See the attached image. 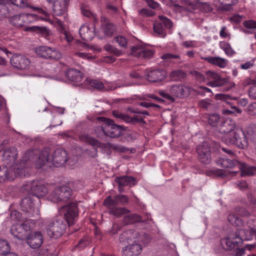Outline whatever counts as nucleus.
Returning <instances> with one entry per match:
<instances>
[{
	"label": "nucleus",
	"instance_id": "1",
	"mask_svg": "<svg viewBox=\"0 0 256 256\" xmlns=\"http://www.w3.org/2000/svg\"><path fill=\"white\" fill-rule=\"evenodd\" d=\"M76 192L74 182L72 181L65 184V220L69 228L74 224L78 216V202L75 200Z\"/></svg>",
	"mask_w": 256,
	"mask_h": 256
},
{
	"label": "nucleus",
	"instance_id": "2",
	"mask_svg": "<svg viewBox=\"0 0 256 256\" xmlns=\"http://www.w3.org/2000/svg\"><path fill=\"white\" fill-rule=\"evenodd\" d=\"M252 238V232L245 229H237L235 232L234 236L225 238L221 240L220 244L224 249L226 250H232L236 246L242 245L243 240H250Z\"/></svg>",
	"mask_w": 256,
	"mask_h": 256
},
{
	"label": "nucleus",
	"instance_id": "3",
	"mask_svg": "<svg viewBox=\"0 0 256 256\" xmlns=\"http://www.w3.org/2000/svg\"><path fill=\"white\" fill-rule=\"evenodd\" d=\"M222 140L226 144L233 145L238 148H244L248 146L246 133L240 127H238L232 133L224 135Z\"/></svg>",
	"mask_w": 256,
	"mask_h": 256
},
{
	"label": "nucleus",
	"instance_id": "4",
	"mask_svg": "<svg viewBox=\"0 0 256 256\" xmlns=\"http://www.w3.org/2000/svg\"><path fill=\"white\" fill-rule=\"evenodd\" d=\"M64 206L58 209V214L56 216L54 222H51L46 229L48 234L52 238H58L62 234L64 227Z\"/></svg>",
	"mask_w": 256,
	"mask_h": 256
},
{
	"label": "nucleus",
	"instance_id": "5",
	"mask_svg": "<svg viewBox=\"0 0 256 256\" xmlns=\"http://www.w3.org/2000/svg\"><path fill=\"white\" fill-rule=\"evenodd\" d=\"M104 118V124L102 126L101 129L106 136L115 138L121 134L122 130H126L123 126L116 124L112 120Z\"/></svg>",
	"mask_w": 256,
	"mask_h": 256
},
{
	"label": "nucleus",
	"instance_id": "6",
	"mask_svg": "<svg viewBox=\"0 0 256 256\" xmlns=\"http://www.w3.org/2000/svg\"><path fill=\"white\" fill-rule=\"evenodd\" d=\"M159 22L154 23L153 28L154 32L162 38H164L166 35L165 28L170 30L172 28V22L168 18L159 16Z\"/></svg>",
	"mask_w": 256,
	"mask_h": 256
},
{
	"label": "nucleus",
	"instance_id": "7",
	"mask_svg": "<svg viewBox=\"0 0 256 256\" xmlns=\"http://www.w3.org/2000/svg\"><path fill=\"white\" fill-rule=\"evenodd\" d=\"M131 54L138 58L144 59H150L152 58L154 52L147 48L142 44H138L131 47Z\"/></svg>",
	"mask_w": 256,
	"mask_h": 256
},
{
	"label": "nucleus",
	"instance_id": "8",
	"mask_svg": "<svg viewBox=\"0 0 256 256\" xmlns=\"http://www.w3.org/2000/svg\"><path fill=\"white\" fill-rule=\"evenodd\" d=\"M36 53L40 57L45 58L58 60L61 58V54L55 49L46 46H40L36 48Z\"/></svg>",
	"mask_w": 256,
	"mask_h": 256
},
{
	"label": "nucleus",
	"instance_id": "9",
	"mask_svg": "<svg viewBox=\"0 0 256 256\" xmlns=\"http://www.w3.org/2000/svg\"><path fill=\"white\" fill-rule=\"evenodd\" d=\"M10 61L12 66L20 70L28 68L30 63L28 58L21 54L13 55Z\"/></svg>",
	"mask_w": 256,
	"mask_h": 256
},
{
	"label": "nucleus",
	"instance_id": "10",
	"mask_svg": "<svg viewBox=\"0 0 256 256\" xmlns=\"http://www.w3.org/2000/svg\"><path fill=\"white\" fill-rule=\"evenodd\" d=\"M166 76V72L164 70L158 69L148 72L146 78L150 82H159L164 80Z\"/></svg>",
	"mask_w": 256,
	"mask_h": 256
},
{
	"label": "nucleus",
	"instance_id": "11",
	"mask_svg": "<svg viewBox=\"0 0 256 256\" xmlns=\"http://www.w3.org/2000/svg\"><path fill=\"white\" fill-rule=\"evenodd\" d=\"M27 244L32 248H39L43 243L42 234L39 232H31L26 238Z\"/></svg>",
	"mask_w": 256,
	"mask_h": 256
},
{
	"label": "nucleus",
	"instance_id": "12",
	"mask_svg": "<svg viewBox=\"0 0 256 256\" xmlns=\"http://www.w3.org/2000/svg\"><path fill=\"white\" fill-rule=\"evenodd\" d=\"M198 158L199 161L204 164H208L210 162L212 157L210 149L208 146H198L196 148Z\"/></svg>",
	"mask_w": 256,
	"mask_h": 256
},
{
	"label": "nucleus",
	"instance_id": "13",
	"mask_svg": "<svg viewBox=\"0 0 256 256\" xmlns=\"http://www.w3.org/2000/svg\"><path fill=\"white\" fill-rule=\"evenodd\" d=\"M128 202V196L124 194H118L112 198L110 196H108L104 202V206H112L121 205L126 206Z\"/></svg>",
	"mask_w": 256,
	"mask_h": 256
},
{
	"label": "nucleus",
	"instance_id": "14",
	"mask_svg": "<svg viewBox=\"0 0 256 256\" xmlns=\"http://www.w3.org/2000/svg\"><path fill=\"white\" fill-rule=\"evenodd\" d=\"M21 210L28 216H32L34 208L33 197L30 196L24 197L21 200L20 202Z\"/></svg>",
	"mask_w": 256,
	"mask_h": 256
},
{
	"label": "nucleus",
	"instance_id": "15",
	"mask_svg": "<svg viewBox=\"0 0 256 256\" xmlns=\"http://www.w3.org/2000/svg\"><path fill=\"white\" fill-rule=\"evenodd\" d=\"M112 114L114 117L120 118L127 123H129L132 124H135L137 123H140L142 124H146V122L144 121L142 118H140L138 116L130 117L128 114H124L116 110H114L112 112Z\"/></svg>",
	"mask_w": 256,
	"mask_h": 256
},
{
	"label": "nucleus",
	"instance_id": "16",
	"mask_svg": "<svg viewBox=\"0 0 256 256\" xmlns=\"http://www.w3.org/2000/svg\"><path fill=\"white\" fill-rule=\"evenodd\" d=\"M115 182L118 184V191L120 192H123L124 186H134L136 181L132 176H116L115 178Z\"/></svg>",
	"mask_w": 256,
	"mask_h": 256
},
{
	"label": "nucleus",
	"instance_id": "17",
	"mask_svg": "<svg viewBox=\"0 0 256 256\" xmlns=\"http://www.w3.org/2000/svg\"><path fill=\"white\" fill-rule=\"evenodd\" d=\"M170 94L178 98H183L188 95L189 88L180 84L172 85L170 90Z\"/></svg>",
	"mask_w": 256,
	"mask_h": 256
},
{
	"label": "nucleus",
	"instance_id": "18",
	"mask_svg": "<svg viewBox=\"0 0 256 256\" xmlns=\"http://www.w3.org/2000/svg\"><path fill=\"white\" fill-rule=\"evenodd\" d=\"M172 6L176 11L180 12H191L196 7L188 0H180L179 4H174Z\"/></svg>",
	"mask_w": 256,
	"mask_h": 256
},
{
	"label": "nucleus",
	"instance_id": "19",
	"mask_svg": "<svg viewBox=\"0 0 256 256\" xmlns=\"http://www.w3.org/2000/svg\"><path fill=\"white\" fill-rule=\"evenodd\" d=\"M238 126L233 120L228 118L226 120H222L220 126V130L225 134L232 133Z\"/></svg>",
	"mask_w": 256,
	"mask_h": 256
},
{
	"label": "nucleus",
	"instance_id": "20",
	"mask_svg": "<svg viewBox=\"0 0 256 256\" xmlns=\"http://www.w3.org/2000/svg\"><path fill=\"white\" fill-rule=\"evenodd\" d=\"M142 247L140 244H134L126 246L122 248V256H137L142 252Z\"/></svg>",
	"mask_w": 256,
	"mask_h": 256
},
{
	"label": "nucleus",
	"instance_id": "21",
	"mask_svg": "<svg viewBox=\"0 0 256 256\" xmlns=\"http://www.w3.org/2000/svg\"><path fill=\"white\" fill-rule=\"evenodd\" d=\"M216 162L218 166L223 168H232L236 167L238 168V166H240V162L234 159L219 158L216 160Z\"/></svg>",
	"mask_w": 256,
	"mask_h": 256
},
{
	"label": "nucleus",
	"instance_id": "22",
	"mask_svg": "<svg viewBox=\"0 0 256 256\" xmlns=\"http://www.w3.org/2000/svg\"><path fill=\"white\" fill-rule=\"evenodd\" d=\"M32 188V194L38 198L44 196L48 193L47 188L40 181L33 180Z\"/></svg>",
	"mask_w": 256,
	"mask_h": 256
},
{
	"label": "nucleus",
	"instance_id": "23",
	"mask_svg": "<svg viewBox=\"0 0 256 256\" xmlns=\"http://www.w3.org/2000/svg\"><path fill=\"white\" fill-rule=\"evenodd\" d=\"M65 76L70 81L75 82H80L84 77V74L82 72L74 68L68 69Z\"/></svg>",
	"mask_w": 256,
	"mask_h": 256
},
{
	"label": "nucleus",
	"instance_id": "24",
	"mask_svg": "<svg viewBox=\"0 0 256 256\" xmlns=\"http://www.w3.org/2000/svg\"><path fill=\"white\" fill-rule=\"evenodd\" d=\"M28 16L34 18L36 16L34 14H22L18 15H16L12 16L10 19V23L16 27H22L26 22L25 20Z\"/></svg>",
	"mask_w": 256,
	"mask_h": 256
},
{
	"label": "nucleus",
	"instance_id": "25",
	"mask_svg": "<svg viewBox=\"0 0 256 256\" xmlns=\"http://www.w3.org/2000/svg\"><path fill=\"white\" fill-rule=\"evenodd\" d=\"M2 155L3 160L6 163H13L18 158L17 150L14 146L10 147L4 150Z\"/></svg>",
	"mask_w": 256,
	"mask_h": 256
},
{
	"label": "nucleus",
	"instance_id": "26",
	"mask_svg": "<svg viewBox=\"0 0 256 256\" xmlns=\"http://www.w3.org/2000/svg\"><path fill=\"white\" fill-rule=\"evenodd\" d=\"M38 154H39V152L38 150H30L24 154L20 160V162H24L26 164L28 162L38 163Z\"/></svg>",
	"mask_w": 256,
	"mask_h": 256
},
{
	"label": "nucleus",
	"instance_id": "27",
	"mask_svg": "<svg viewBox=\"0 0 256 256\" xmlns=\"http://www.w3.org/2000/svg\"><path fill=\"white\" fill-rule=\"evenodd\" d=\"M23 228L19 224H16L12 226L10 230L11 234L19 240H26L28 235H27Z\"/></svg>",
	"mask_w": 256,
	"mask_h": 256
},
{
	"label": "nucleus",
	"instance_id": "28",
	"mask_svg": "<svg viewBox=\"0 0 256 256\" xmlns=\"http://www.w3.org/2000/svg\"><path fill=\"white\" fill-rule=\"evenodd\" d=\"M63 186H58L56 188L49 196L48 199L54 202L58 203L63 200L64 192L62 190Z\"/></svg>",
	"mask_w": 256,
	"mask_h": 256
},
{
	"label": "nucleus",
	"instance_id": "29",
	"mask_svg": "<svg viewBox=\"0 0 256 256\" xmlns=\"http://www.w3.org/2000/svg\"><path fill=\"white\" fill-rule=\"evenodd\" d=\"M14 176L13 172H11L10 166L9 168L5 166H0V183L4 182L6 180H14Z\"/></svg>",
	"mask_w": 256,
	"mask_h": 256
},
{
	"label": "nucleus",
	"instance_id": "30",
	"mask_svg": "<svg viewBox=\"0 0 256 256\" xmlns=\"http://www.w3.org/2000/svg\"><path fill=\"white\" fill-rule=\"evenodd\" d=\"M210 64L217 66L221 68H225L228 64V60L218 56H208L203 58Z\"/></svg>",
	"mask_w": 256,
	"mask_h": 256
},
{
	"label": "nucleus",
	"instance_id": "31",
	"mask_svg": "<svg viewBox=\"0 0 256 256\" xmlns=\"http://www.w3.org/2000/svg\"><path fill=\"white\" fill-rule=\"evenodd\" d=\"M144 220H142L141 216L136 214H126L124 216L122 220L124 225L126 226L132 224L136 222H144Z\"/></svg>",
	"mask_w": 256,
	"mask_h": 256
},
{
	"label": "nucleus",
	"instance_id": "32",
	"mask_svg": "<svg viewBox=\"0 0 256 256\" xmlns=\"http://www.w3.org/2000/svg\"><path fill=\"white\" fill-rule=\"evenodd\" d=\"M26 166V164H24V162H20V164H16L10 166L11 172H13V174L14 175V179L16 176L22 177L25 176Z\"/></svg>",
	"mask_w": 256,
	"mask_h": 256
},
{
	"label": "nucleus",
	"instance_id": "33",
	"mask_svg": "<svg viewBox=\"0 0 256 256\" xmlns=\"http://www.w3.org/2000/svg\"><path fill=\"white\" fill-rule=\"evenodd\" d=\"M108 210L110 214L119 218L130 212V210L125 208H118L116 206H105Z\"/></svg>",
	"mask_w": 256,
	"mask_h": 256
},
{
	"label": "nucleus",
	"instance_id": "34",
	"mask_svg": "<svg viewBox=\"0 0 256 256\" xmlns=\"http://www.w3.org/2000/svg\"><path fill=\"white\" fill-rule=\"evenodd\" d=\"M50 148L48 147L44 148L41 151L40 154H38V164L40 167L48 162L50 156Z\"/></svg>",
	"mask_w": 256,
	"mask_h": 256
},
{
	"label": "nucleus",
	"instance_id": "35",
	"mask_svg": "<svg viewBox=\"0 0 256 256\" xmlns=\"http://www.w3.org/2000/svg\"><path fill=\"white\" fill-rule=\"evenodd\" d=\"M79 34L82 39L86 42L91 40L94 35L90 28L84 25L80 28Z\"/></svg>",
	"mask_w": 256,
	"mask_h": 256
},
{
	"label": "nucleus",
	"instance_id": "36",
	"mask_svg": "<svg viewBox=\"0 0 256 256\" xmlns=\"http://www.w3.org/2000/svg\"><path fill=\"white\" fill-rule=\"evenodd\" d=\"M240 165L238 168L241 170L242 176H252L256 173V166H251L240 162Z\"/></svg>",
	"mask_w": 256,
	"mask_h": 256
},
{
	"label": "nucleus",
	"instance_id": "37",
	"mask_svg": "<svg viewBox=\"0 0 256 256\" xmlns=\"http://www.w3.org/2000/svg\"><path fill=\"white\" fill-rule=\"evenodd\" d=\"M186 76V74L182 70H176L172 71L169 74V78L170 81H181Z\"/></svg>",
	"mask_w": 256,
	"mask_h": 256
},
{
	"label": "nucleus",
	"instance_id": "38",
	"mask_svg": "<svg viewBox=\"0 0 256 256\" xmlns=\"http://www.w3.org/2000/svg\"><path fill=\"white\" fill-rule=\"evenodd\" d=\"M223 118L217 114H212L208 115V122L212 127H220Z\"/></svg>",
	"mask_w": 256,
	"mask_h": 256
},
{
	"label": "nucleus",
	"instance_id": "39",
	"mask_svg": "<svg viewBox=\"0 0 256 256\" xmlns=\"http://www.w3.org/2000/svg\"><path fill=\"white\" fill-rule=\"evenodd\" d=\"M26 30L36 32L37 34H40L42 36L46 38H47L50 34L48 29L44 26H32L27 27L26 28Z\"/></svg>",
	"mask_w": 256,
	"mask_h": 256
},
{
	"label": "nucleus",
	"instance_id": "40",
	"mask_svg": "<svg viewBox=\"0 0 256 256\" xmlns=\"http://www.w3.org/2000/svg\"><path fill=\"white\" fill-rule=\"evenodd\" d=\"M53 10L56 15H62L64 14V0H56L53 4Z\"/></svg>",
	"mask_w": 256,
	"mask_h": 256
},
{
	"label": "nucleus",
	"instance_id": "41",
	"mask_svg": "<svg viewBox=\"0 0 256 256\" xmlns=\"http://www.w3.org/2000/svg\"><path fill=\"white\" fill-rule=\"evenodd\" d=\"M81 140L88 144L94 147V150L96 152V155L97 150L96 148L100 146V142L95 138L88 136V135H84L82 136Z\"/></svg>",
	"mask_w": 256,
	"mask_h": 256
},
{
	"label": "nucleus",
	"instance_id": "42",
	"mask_svg": "<svg viewBox=\"0 0 256 256\" xmlns=\"http://www.w3.org/2000/svg\"><path fill=\"white\" fill-rule=\"evenodd\" d=\"M220 2L224 4L222 6V11H230L232 9V6L236 4L238 0H219Z\"/></svg>",
	"mask_w": 256,
	"mask_h": 256
},
{
	"label": "nucleus",
	"instance_id": "43",
	"mask_svg": "<svg viewBox=\"0 0 256 256\" xmlns=\"http://www.w3.org/2000/svg\"><path fill=\"white\" fill-rule=\"evenodd\" d=\"M62 151L61 149H57L52 156V161L54 166L58 167L61 164L60 161H62V156L60 155Z\"/></svg>",
	"mask_w": 256,
	"mask_h": 256
},
{
	"label": "nucleus",
	"instance_id": "44",
	"mask_svg": "<svg viewBox=\"0 0 256 256\" xmlns=\"http://www.w3.org/2000/svg\"><path fill=\"white\" fill-rule=\"evenodd\" d=\"M116 32V27L112 23L107 22L104 26V32L106 36H111L113 35L114 32Z\"/></svg>",
	"mask_w": 256,
	"mask_h": 256
},
{
	"label": "nucleus",
	"instance_id": "45",
	"mask_svg": "<svg viewBox=\"0 0 256 256\" xmlns=\"http://www.w3.org/2000/svg\"><path fill=\"white\" fill-rule=\"evenodd\" d=\"M228 222L234 226H240L243 224L242 220L234 214H230L228 216Z\"/></svg>",
	"mask_w": 256,
	"mask_h": 256
},
{
	"label": "nucleus",
	"instance_id": "46",
	"mask_svg": "<svg viewBox=\"0 0 256 256\" xmlns=\"http://www.w3.org/2000/svg\"><path fill=\"white\" fill-rule=\"evenodd\" d=\"M220 47L224 51L225 53L229 56H232L235 53V52L232 50L230 45L226 42H221L220 43Z\"/></svg>",
	"mask_w": 256,
	"mask_h": 256
},
{
	"label": "nucleus",
	"instance_id": "47",
	"mask_svg": "<svg viewBox=\"0 0 256 256\" xmlns=\"http://www.w3.org/2000/svg\"><path fill=\"white\" fill-rule=\"evenodd\" d=\"M10 16V10L7 6L0 2V18H9Z\"/></svg>",
	"mask_w": 256,
	"mask_h": 256
},
{
	"label": "nucleus",
	"instance_id": "48",
	"mask_svg": "<svg viewBox=\"0 0 256 256\" xmlns=\"http://www.w3.org/2000/svg\"><path fill=\"white\" fill-rule=\"evenodd\" d=\"M65 40L67 41L70 48H75L76 45L80 42L78 40H74L73 37L66 31Z\"/></svg>",
	"mask_w": 256,
	"mask_h": 256
},
{
	"label": "nucleus",
	"instance_id": "49",
	"mask_svg": "<svg viewBox=\"0 0 256 256\" xmlns=\"http://www.w3.org/2000/svg\"><path fill=\"white\" fill-rule=\"evenodd\" d=\"M10 251V246L6 240H0V255H2Z\"/></svg>",
	"mask_w": 256,
	"mask_h": 256
},
{
	"label": "nucleus",
	"instance_id": "50",
	"mask_svg": "<svg viewBox=\"0 0 256 256\" xmlns=\"http://www.w3.org/2000/svg\"><path fill=\"white\" fill-rule=\"evenodd\" d=\"M228 82V78L219 79L218 80H214L213 81L210 82L208 84V86L212 87L220 86L227 84Z\"/></svg>",
	"mask_w": 256,
	"mask_h": 256
},
{
	"label": "nucleus",
	"instance_id": "51",
	"mask_svg": "<svg viewBox=\"0 0 256 256\" xmlns=\"http://www.w3.org/2000/svg\"><path fill=\"white\" fill-rule=\"evenodd\" d=\"M86 80L87 81L88 83L92 87L94 88L98 89V90H100L104 88V84L102 82H100L98 80H88V79L86 78Z\"/></svg>",
	"mask_w": 256,
	"mask_h": 256
},
{
	"label": "nucleus",
	"instance_id": "52",
	"mask_svg": "<svg viewBox=\"0 0 256 256\" xmlns=\"http://www.w3.org/2000/svg\"><path fill=\"white\" fill-rule=\"evenodd\" d=\"M78 156L76 155L72 156L65 160V163L70 166L71 168H73L77 164Z\"/></svg>",
	"mask_w": 256,
	"mask_h": 256
},
{
	"label": "nucleus",
	"instance_id": "53",
	"mask_svg": "<svg viewBox=\"0 0 256 256\" xmlns=\"http://www.w3.org/2000/svg\"><path fill=\"white\" fill-rule=\"evenodd\" d=\"M114 41L117 42L120 47L126 48L128 40L125 37L122 36H118L114 38Z\"/></svg>",
	"mask_w": 256,
	"mask_h": 256
},
{
	"label": "nucleus",
	"instance_id": "54",
	"mask_svg": "<svg viewBox=\"0 0 256 256\" xmlns=\"http://www.w3.org/2000/svg\"><path fill=\"white\" fill-rule=\"evenodd\" d=\"M248 134L254 141H256V125L250 124L248 128Z\"/></svg>",
	"mask_w": 256,
	"mask_h": 256
},
{
	"label": "nucleus",
	"instance_id": "55",
	"mask_svg": "<svg viewBox=\"0 0 256 256\" xmlns=\"http://www.w3.org/2000/svg\"><path fill=\"white\" fill-rule=\"evenodd\" d=\"M208 175L217 176V177H221L224 178L226 176V174L225 172L220 169H214L210 170L208 172Z\"/></svg>",
	"mask_w": 256,
	"mask_h": 256
},
{
	"label": "nucleus",
	"instance_id": "56",
	"mask_svg": "<svg viewBox=\"0 0 256 256\" xmlns=\"http://www.w3.org/2000/svg\"><path fill=\"white\" fill-rule=\"evenodd\" d=\"M33 180L30 182H27L23 184L20 188V192H31L33 188Z\"/></svg>",
	"mask_w": 256,
	"mask_h": 256
},
{
	"label": "nucleus",
	"instance_id": "57",
	"mask_svg": "<svg viewBox=\"0 0 256 256\" xmlns=\"http://www.w3.org/2000/svg\"><path fill=\"white\" fill-rule=\"evenodd\" d=\"M235 211L238 215L242 216H248L250 215V212L244 208L238 206Z\"/></svg>",
	"mask_w": 256,
	"mask_h": 256
},
{
	"label": "nucleus",
	"instance_id": "58",
	"mask_svg": "<svg viewBox=\"0 0 256 256\" xmlns=\"http://www.w3.org/2000/svg\"><path fill=\"white\" fill-rule=\"evenodd\" d=\"M12 4L14 5L20 7L25 8L28 7V4L27 0H10Z\"/></svg>",
	"mask_w": 256,
	"mask_h": 256
},
{
	"label": "nucleus",
	"instance_id": "59",
	"mask_svg": "<svg viewBox=\"0 0 256 256\" xmlns=\"http://www.w3.org/2000/svg\"><path fill=\"white\" fill-rule=\"evenodd\" d=\"M32 220H26L23 223H21L19 224L23 228L24 230H25L26 233L30 230L32 228Z\"/></svg>",
	"mask_w": 256,
	"mask_h": 256
},
{
	"label": "nucleus",
	"instance_id": "60",
	"mask_svg": "<svg viewBox=\"0 0 256 256\" xmlns=\"http://www.w3.org/2000/svg\"><path fill=\"white\" fill-rule=\"evenodd\" d=\"M206 75L207 76V78L208 80H217L219 79H224V78H222L221 76L217 73L208 70L206 72Z\"/></svg>",
	"mask_w": 256,
	"mask_h": 256
},
{
	"label": "nucleus",
	"instance_id": "61",
	"mask_svg": "<svg viewBox=\"0 0 256 256\" xmlns=\"http://www.w3.org/2000/svg\"><path fill=\"white\" fill-rule=\"evenodd\" d=\"M138 12L140 15L142 16H153L155 14L154 11L147 8H142L138 10Z\"/></svg>",
	"mask_w": 256,
	"mask_h": 256
},
{
	"label": "nucleus",
	"instance_id": "62",
	"mask_svg": "<svg viewBox=\"0 0 256 256\" xmlns=\"http://www.w3.org/2000/svg\"><path fill=\"white\" fill-rule=\"evenodd\" d=\"M243 24L247 28L250 30L256 29V22L253 20L244 21Z\"/></svg>",
	"mask_w": 256,
	"mask_h": 256
},
{
	"label": "nucleus",
	"instance_id": "63",
	"mask_svg": "<svg viewBox=\"0 0 256 256\" xmlns=\"http://www.w3.org/2000/svg\"><path fill=\"white\" fill-rule=\"evenodd\" d=\"M131 232L130 230H128L123 232L121 234L119 237V240L120 242L124 243L125 242H128V240L130 239L128 238V234Z\"/></svg>",
	"mask_w": 256,
	"mask_h": 256
},
{
	"label": "nucleus",
	"instance_id": "64",
	"mask_svg": "<svg viewBox=\"0 0 256 256\" xmlns=\"http://www.w3.org/2000/svg\"><path fill=\"white\" fill-rule=\"evenodd\" d=\"M248 94L252 98L256 100V81L254 82V85L250 87Z\"/></svg>",
	"mask_w": 256,
	"mask_h": 256
}]
</instances>
